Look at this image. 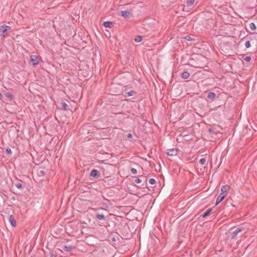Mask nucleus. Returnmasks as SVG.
Here are the masks:
<instances>
[{
  "label": "nucleus",
  "instance_id": "nucleus-1",
  "mask_svg": "<svg viewBox=\"0 0 257 257\" xmlns=\"http://www.w3.org/2000/svg\"><path fill=\"white\" fill-rule=\"evenodd\" d=\"M97 224H99L101 226H103L102 227V230L103 231V233L106 235L107 234L108 231L106 228V225L107 224V220L105 219V216L103 214L97 212Z\"/></svg>",
  "mask_w": 257,
  "mask_h": 257
},
{
  "label": "nucleus",
  "instance_id": "nucleus-2",
  "mask_svg": "<svg viewBox=\"0 0 257 257\" xmlns=\"http://www.w3.org/2000/svg\"><path fill=\"white\" fill-rule=\"evenodd\" d=\"M86 241L88 244L94 245L95 242L94 236L93 235H90L87 237L86 238Z\"/></svg>",
  "mask_w": 257,
  "mask_h": 257
},
{
  "label": "nucleus",
  "instance_id": "nucleus-3",
  "mask_svg": "<svg viewBox=\"0 0 257 257\" xmlns=\"http://www.w3.org/2000/svg\"><path fill=\"white\" fill-rule=\"evenodd\" d=\"M108 252L107 248L105 247V248H103L102 247H99V257H107L106 253Z\"/></svg>",
  "mask_w": 257,
  "mask_h": 257
},
{
  "label": "nucleus",
  "instance_id": "nucleus-4",
  "mask_svg": "<svg viewBox=\"0 0 257 257\" xmlns=\"http://www.w3.org/2000/svg\"><path fill=\"white\" fill-rule=\"evenodd\" d=\"M229 189V187L227 185H223L221 187V195H224V197H225L227 195V190Z\"/></svg>",
  "mask_w": 257,
  "mask_h": 257
},
{
  "label": "nucleus",
  "instance_id": "nucleus-5",
  "mask_svg": "<svg viewBox=\"0 0 257 257\" xmlns=\"http://www.w3.org/2000/svg\"><path fill=\"white\" fill-rule=\"evenodd\" d=\"M8 28H10V27L6 25H3L0 27V35L4 36L6 35Z\"/></svg>",
  "mask_w": 257,
  "mask_h": 257
},
{
  "label": "nucleus",
  "instance_id": "nucleus-6",
  "mask_svg": "<svg viewBox=\"0 0 257 257\" xmlns=\"http://www.w3.org/2000/svg\"><path fill=\"white\" fill-rule=\"evenodd\" d=\"M167 154L169 156H174L177 155V150L174 149H168L167 150Z\"/></svg>",
  "mask_w": 257,
  "mask_h": 257
},
{
  "label": "nucleus",
  "instance_id": "nucleus-7",
  "mask_svg": "<svg viewBox=\"0 0 257 257\" xmlns=\"http://www.w3.org/2000/svg\"><path fill=\"white\" fill-rule=\"evenodd\" d=\"M9 221L13 227L16 226V220L13 215H11L9 217Z\"/></svg>",
  "mask_w": 257,
  "mask_h": 257
},
{
  "label": "nucleus",
  "instance_id": "nucleus-8",
  "mask_svg": "<svg viewBox=\"0 0 257 257\" xmlns=\"http://www.w3.org/2000/svg\"><path fill=\"white\" fill-rule=\"evenodd\" d=\"M31 62L32 63L33 65L36 66L39 63L38 57L35 55L31 56Z\"/></svg>",
  "mask_w": 257,
  "mask_h": 257
},
{
  "label": "nucleus",
  "instance_id": "nucleus-9",
  "mask_svg": "<svg viewBox=\"0 0 257 257\" xmlns=\"http://www.w3.org/2000/svg\"><path fill=\"white\" fill-rule=\"evenodd\" d=\"M243 230V228L242 227L237 228L232 233L231 238H235L236 237V235H237V234L239 232H241Z\"/></svg>",
  "mask_w": 257,
  "mask_h": 257
},
{
  "label": "nucleus",
  "instance_id": "nucleus-10",
  "mask_svg": "<svg viewBox=\"0 0 257 257\" xmlns=\"http://www.w3.org/2000/svg\"><path fill=\"white\" fill-rule=\"evenodd\" d=\"M74 248L70 245H65L63 247V249L65 251H70Z\"/></svg>",
  "mask_w": 257,
  "mask_h": 257
},
{
  "label": "nucleus",
  "instance_id": "nucleus-11",
  "mask_svg": "<svg viewBox=\"0 0 257 257\" xmlns=\"http://www.w3.org/2000/svg\"><path fill=\"white\" fill-rule=\"evenodd\" d=\"M121 16L125 18L129 17L130 13L128 11H122L121 12Z\"/></svg>",
  "mask_w": 257,
  "mask_h": 257
},
{
  "label": "nucleus",
  "instance_id": "nucleus-12",
  "mask_svg": "<svg viewBox=\"0 0 257 257\" xmlns=\"http://www.w3.org/2000/svg\"><path fill=\"white\" fill-rule=\"evenodd\" d=\"M224 198L225 197L224 195H221L220 194L217 198L216 205H217L218 204H219L224 199Z\"/></svg>",
  "mask_w": 257,
  "mask_h": 257
},
{
  "label": "nucleus",
  "instance_id": "nucleus-13",
  "mask_svg": "<svg viewBox=\"0 0 257 257\" xmlns=\"http://www.w3.org/2000/svg\"><path fill=\"white\" fill-rule=\"evenodd\" d=\"M103 25L105 27H106V28H111L113 26V23H112V22H111L109 21H107V22H104L103 23Z\"/></svg>",
  "mask_w": 257,
  "mask_h": 257
},
{
  "label": "nucleus",
  "instance_id": "nucleus-14",
  "mask_svg": "<svg viewBox=\"0 0 257 257\" xmlns=\"http://www.w3.org/2000/svg\"><path fill=\"white\" fill-rule=\"evenodd\" d=\"M190 76V74L188 71H185L182 74V77L184 79H187Z\"/></svg>",
  "mask_w": 257,
  "mask_h": 257
},
{
  "label": "nucleus",
  "instance_id": "nucleus-15",
  "mask_svg": "<svg viewBox=\"0 0 257 257\" xmlns=\"http://www.w3.org/2000/svg\"><path fill=\"white\" fill-rule=\"evenodd\" d=\"M215 93L214 92H209L208 94V98L210 99H213L215 97Z\"/></svg>",
  "mask_w": 257,
  "mask_h": 257
},
{
  "label": "nucleus",
  "instance_id": "nucleus-16",
  "mask_svg": "<svg viewBox=\"0 0 257 257\" xmlns=\"http://www.w3.org/2000/svg\"><path fill=\"white\" fill-rule=\"evenodd\" d=\"M186 3L188 6H192L194 3V0H187Z\"/></svg>",
  "mask_w": 257,
  "mask_h": 257
},
{
  "label": "nucleus",
  "instance_id": "nucleus-17",
  "mask_svg": "<svg viewBox=\"0 0 257 257\" xmlns=\"http://www.w3.org/2000/svg\"><path fill=\"white\" fill-rule=\"evenodd\" d=\"M212 209H210L209 210H208L207 211H206L205 213H204L203 215H202V217L203 218H205L206 217H207V216H208L209 215V214L210 213V212L212 211Z\"/></svg>",
  "mask_w": 257,
  "mask_h": 257
},
{
  "label": "nucleus",
  "instance_id": "nucleus-18",
  "mask_svg": "<svg viewBox=\"0 0 257 257\" xmlns=\"http://www.w3.org/2000/svg\"><path fill=\"white\" fill-rule=\"evenodd\" d=\"M142 37L141 36H138L137 37H136L135 39V41L136 42H140L142 41Z\"/></svg>",
  "mask_w": 257,
  "mask_h": 257
},
{
  "label": "nucleus",
  "instance_id": "nucleus-19",
  "mask_svg": "<svg viewBox=\"0 0 257 257\" xmlns=\"http://www.w3.org/2000/svg\"><path fill=\"white\" fill-rule=\"evenodd\" d=\"M249 28L252 31L255 30V29H256L255 25V24L253 23H251L249 24Z\"/></svg>",
  "mask_w": 257,
  "mask_h": 257
},
{
  "label": "nucleus",
  "instance_id": "nucleus-20",
  "mask_svg": "<svg viewBox=\"0 0 257 257\" xmlns=\"http://www.w3.org/2000/svg\"><path fill=\"white\" fill-rule=\"evenodd\" d=\"M135 93L134 91H131L127 92H126L125 96H133Z\"/></svg>",
  "mask_w": 257,
  "mask_h": 257
},
{
  "label": "nucleus",
  "instance_id": "nucleus-21",
  "mask_svg": "<svg viewBox=\"0 0 257 257\" xmlns=\"http://www.w3.org/2000/svg\"><path fill=\"white\" fill-rule=\"evenodd\" d=\"M90 175L91 176H93V177H96V169L92 170L91 172Z\"/></svg>",
  "mask_w": 257,
  "mask_h": 257
},
{
  "label": "nucleus",
  "instance_id": "nucleus-22",
  "mask_svg": "<svg viewBox=\"0 0 257 257\" xmlns=\"http://www.w3.org/2000/svg\"><path fill=\"white\" fill-rule=\"evenodd\" d=\"M61 106L65 110H67L68 107V105L64 102L61 103Z\"/></svg>",
  "mask_w": 257,
  "mask_h": 257
},
{
  "label": "nucleus",
  "instance_id": "nucleus-23",
  "mask_svg": "<svg viewBox=\"0 0 257 257\" xmlns=\"http://www.w3.org/2000/svg\"><path fill=\"white\" fill-rule=\"evenodd\" d=\"M15 186L19 189H22L23 188V187H22V184L20 183H17L16 184H15Z\"/></svg>",
  "mask_w": 257,
  "mask_h": 257
},
{
  "label": "nucleus",
  "instance_id": "nucleus-24",
  "mask_svg": "<svg viewBox=\"0 0 257 257\" xmlns=\"http://www.w3.org/2000/svg\"><path fill=\"white\" fill-rule=\"evenodd\" d=\"M149 182L151 184H152V185L155 184L156 182V180L153 178L150 179L149 180Z\"/></svg>",
  "mask_w": 257,
  "mask_h": 257
},
{
  "label": "nucleus",
  "instance_id": "nucleus-25",
  "mask_svg": "<svg viewBox=\"0 0 257 257\" xmlns=\"http://www.w3.org/2000/svg\"><path fill=\"white\" fill-rule=\"evenodd\" d=\"M206 162V160L204 158H201L199 160V163L201 165H204Z\"/></svg>",
  "mask_w": 257,
  "mask_h": 257
},
{
  "label": "nucleus",
  "instance_id": "nucleus-26",
  "mask_svg": "<svg viewBox=\"0 0 257 257\" xmlns=\"http://www.w3.org/2000/svg\"><path fill=\"white\" fill-rule=\"evenodd\" d=\"M6 96H7L8 98H10V99H12V98H13V95H12L11 93H9V92H7V93L6 94Z\"/></svg>",
  "mask_w": 257,
  "mask_h": 257
},
{
  "label": "nucleus",
  "instance_id": "nucleus-27",
  "mask_svg": "<svg viewBox=\"0 0 257 257\" xmlns=\"http://www.w3.org/2000/svg\"><path fill=\"white\" fill-rule=\"evenodd\" d=\"M245 46L246 48H248L250 47V44L249 41H247L245 43Z\"/></svg>",
  "mask_w": 257,
  "mask_h": 257
},
{
  "label": "nucleus",
  "instance_id": "nucleus-28",
  "mask_svg": "<svg viewBox=\"0 0 257 257\" xmlns=\"http://www.w3.org/2000/svg\"><path fill=\"white\" fill-rule=\"evenodd\" d=\"M6 152L9 155H11L12 154L11 149L9 148L6 149Z\"/></svg>",
  "mask_w": 257,
  "mask_h": 257
},
{
  "label": "nucleus",
  "instance_id": "nucleus-29",
  "mask_svg": "<svg viewBox=\"0 0 257 257\" xmlns=\"http://www.w3.org/2000/svg\"><path fill=\"white\" fill-rule=\"evenodd\" d=\"M131 172H132L133 174H137V170H136V169H135V168H132L131 169Z\"/></svg>",
  "mask_w": 257,
  "mask_h": 257
},
{
  "label": "nucleus",
  "instance_id": "nucleus-30",
  "mask_svg": "<svg viewBox=\"0 0 257 257\" xmlns=\"http://www.w3.org/2000/svg\"><path fill=\"white\" fill-rule=\"evenodd\" d=\"M244 60L246 62H249L251 60V58L249 56H246L244 58Z\"/></svg>",
  "mask_w": 257,
  "mask_h": 257
},
{
  "label": "nucleus",
  "instance_id": "nucleus-31",
  "mask_svg": "<svg viewBox=\"0 0 257 257\" xmlns=\"http://www.w3.org/2000/svg\"><path fill=\"white\" fill-rule=\"evenodd\" d=\"M135 181L136 183H140L142 182V180L140 178H137Z\"/></svg>",
  "mask_w": 257,
  "mask_h": 257
},
{
  "label": "nucleus",
  "instance_id": "nucleus-32",
  "mask_svg": "<svg viewBox=\"0 0 257 257\" xmlns=\"http://www.w3.org/2000/svg\"><path fill=\"white\" fill-rule=\"evenodd\" d=\"M127 137L128 138H132V135L131 134L128 133L127 135Z\"/></svg>",
  "mask_w": 257,
  "mask_h": 257
},
{
  "label": "nucleus",
  "instance_id": "nucleus-33",
  "mask_svg": "<svg viewBox=\"0 0 257 257\" xmlns=\"http://www.w3.org/2000/svg\"><path fill=\"white\" fill-rule=\"evenodd\" d=\"M50 257H56V256L55 254H54L53 253H50Z\"/></svg>",
  "mask_w": 257,
  "mask_h": 257
},
{
  "label": "nucleus",
  "instance_id": "nucleus-34",
  "mask_svg": "<svg viewBox=\"0 0 257 257\" xmlns=\"http://www.w3.org/2000/svg\"><path fill=\"white\" fill-rule=\"evenodd\" d=\"M185 39H186L187 40H188V41L190 40V36H187L185 37Z\"/></svg>",
  "mask_w": 257,
  "mask_h": 257
},
{
  "label": "nucleus",
  "instance_id": "nucleus-35",
  "mask_svg": "<svg viewBox=\"0 0 257 257\" xmlns=\"http://www.w3.org/2000/svg\"><path fill=\"white\" fill-rule=\"evenodd\" d=\"M209 132L210 133H213V130L212 129H211V128H209Z\"/></svg>",
  "mask_w": 257,
  "mask_h": 257
},
{
  "label": "nucleus",
  "instance_id": "nucleus-36",
  "mask_svg": "<svg viewBox=\"0 0 257 257\" xmlns=\"http://www.w3.org/2000/svg\"><path fill=\"white\" fill-rule=\"evenodd\" d=\"M100 239L101 240H105V237L104 236V237H102V236H100Z\"/></svg>",
  "mask_w": 257,
  "mask_h": 257
},
{
  "label": "nucleus",
  "instance_id": "nucleus-37",
  "mask_svg": "<svg viewBox=\"0 0 257 257\" xmlns=\"http://www.w3.org/2000/svg\"><path fill=\"white\" fill-rule=\"evenodd\" d=\"M40 173H41L42 174H43V175H44V171H40Z\"/></svg>",
  "mask_w": 257,
  "mask_h": 257
},
{
  "label": "nucleus",
  "instance_id": "nucleus-38",
  "mask_svg": "<svg viewBox=\"0 0 257 257\" xmlns=\"http://www.w3.org/2000/svg\"><path fill=\"white\" fill-rule=\"evenodd\" d=\"M97 178H98L99 177V174L98 171H97Z\"/></svg>",
  "mask_w": 257,
  "mask_h": 257
},
{
  "label": "nucleus",
  "instance_id": "nucleus-39",
  "mask_svg": "<svg viewBox=\"0 0 257 257\" xmlns=\"http://www.w3.org/2000/svg\"><path fill=\"white\" fill-rule=\"evenodd\" d=\"M99 209H100V210H103V209H102V208H99V209H97V210H99Z\"/></svg>",
  "mask_w": 257,
  "mask_h": 257
}]
</instances>
